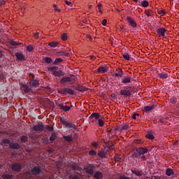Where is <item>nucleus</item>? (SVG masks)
I'll list each match as a JSON object with an SVG mask.
<instances>
[{"label":"nucleus","mask_w":179,"mask_h":179,"mask_svg":"<svg viewBox=\"0 0 179 179\" xmlns=\"http://www.w3.org/2000/svg\"><path fill=\"white\" fill-rule=\"evenodd\" d=\"M98 156L101 157V159L106 158V156H107V154L103 150H100L97 153Z\"/></svg>","instance_id":"72a5a7b5"},{"label":"nucleus","mask_w":179,"mask_h":179,"mask_svg":"<svg viewBox=\"0 0 179 179\" xmlns=\"http://www.w3.org/2000/svg\"><path fill=\"white\" fill-rule=\"evenodd\" d=\"M73 88L75 90H77L78 92H87V90H89V88H87L83 85H73Z\"/></svg>","instance_id":"9d476101"},{"label":"nucleus","mask_w":179,"mask_h":179,"mask_svg":"<svg viewBox=\"0 0 179 179\" xmlns=\"http://www.w3.org/2000/svg\"><path fill=\"white\" fill-rule=\"evenodd\" d=\"M127 20L131 27H136L138 26L136 22H135V20H134V19H132V17L130 16L127 17Z\"/></svg>","instance_id":"2eb2a0df"},{"label":"nucleus","mask_w":179,"mask_h":179,"mask_svg":"<svg viewBox=\"0 0 179 179\" xmlns=\"http://www.w3.org/2000/svg\"><path fill=\"white\" fill-rule=\"evenodd\" d=\"M70 167H71V169H72V170L77 171H80V170H82V167L79 166L76 164H70Z\"/></svg>","instance_id":"b1692460"},{"label":"nucleus","mask_w":179,"mask_h":179,"mask_svg":"<svg viewBox=\"0 0 179 179\" xmlns=\"http://www.w3.org/2000/svg\"><path fill=\"white\" fill-rule=\"evenodd\" d=\"M131 173H132L133 174H135V175L137 176L138 177H142V176H143L142 171H139V170H131Z\"/></svg>","instance_id":"2f4dec72"},{"label":"nucleus","mask_w":179,"mask_h":179,"mask_svg":"<svg viewBox=\"0 0 179 179\" xmlns=\"http://www.w3.org/2000/svg\"><path fill=\"white\" fill-rule=\"evenodd\" d=\"M28 85H29V87L31 89L32 87H37V86H40V82L38 80L31 79L28 83Z\"/></svg>","instance_id":"6e6552de"},{"label":"nucleus","mask_w":179,"mask_h":179,"mask_svg":"<svg viewBox=\"0 0 179 179\" xmlns=\"http://www.w3.org/2000/svg\"><path fill=\"white\" fill-rule=\"evenodd\" d=\"M59 69V68L58 66H51V67H48V71H49V72H53V71H58Z\"/></svg>","instance_id":"37998d69"},{"label":"nucleus","mask_w":179,"mask_h":179,"mask_svg":"<svg viewBox=\"0 0 179 179\" xmlns=\"http://www.w3.org/2000/svg\"><path fill=\"white\" fill-rule=\"evenodd\" d=\"M115 74H113V76H115L116 78H123L124 77V71H122V69L117 68L115 71Z\"/></svg>","instance_id":"f8f14e48"},{"label":"nucleus","mask_w":179,"mask_h":179,"mask_svg":"<svg viewBox=\"0 0 179 179\" xmlns=\"http://www.w3.org/2000/svg\"><path fill=\"white\" fill-rule=\"evenodd\" d=\"M33 50H34V48L33 47V45H29L27 47V51H28V52H31V51H33Z\"/></svg>","instance_id":"5fc2aeb1"},{"label":"nucleus","mask_w":179,"mask_h":179,"mask_svg":"<svg viewBox=\"0 0 179 179\" xmlns=\"http://www.w3.org/2000/svg\"><path fill=\"white\" fill-rule=\"evenodd\" d=\"M1 178L3 179H13V175L8 174V173H3L1 176Z\"/></svg>","instance_id":"e433bc0d"},{"label":"nucleus","mask_w":179,"mask_h":179,"mask_svg":"<svg viewBox=\"0 0 179 179\" xmlns=\"http://www.w3.org/2000/svg\"><path fill=\"white\" fill-rule=\"evenodd\" d=\"M138 152L140 153V155H145V153H148V148L146 147L145 148L141 147L138 148Z\"/></svg>","instance_id":"cd10ccee"},{"label":"nucleus","mask_w":179,"mask_h":179,"mask_svg":"<svg viewBox=\"0 0 179 179\" xmlns=\"http://www.w3.org/2000/svg\"><path fill=\"white\" fill-rule=\"evenodd\" d=\"M15 55L17 59H18V61H26V57L22 53L17 52H15Z\"/></svg>","instance_id":"f3484780"},{"label":"nucleus","mask_w":179,"mask_h":179,"mask_svg":"<svg viewBox=\"0 0 179 179\" xmlns=\"http://www.w3.org/2000/svg\"><path fill=\"white\" fill-rule=\"evenodd\" d=\"M59 107L65 113H68L71 110V106H64L63 103H59Z\"/></svg>","instance_id":"aec40b11"},{"label":"nucleus","mask_w":179,"mask_h":179,"mask_svg":"<svg viewBox=\"0 0 179 179\" xmlns=\"http://www.w3.org/2000/svg\"><path fill=\"white\" fill-rule=\"evenodd\" d=\"M88 155L90 156H96V155H97V151L94 150H91L90 151H89Z\"/></svg>","instance_id":"864d4df0"},{"label":"nucleus","mask_w":179,"mask_h":179,"mask_svg":"<svg viewBox=\"0 0 179 179\" xmlns=\"http://www.w3.org/2000/svg\"><path fill=\"white\" fill-rule=\"evenodd\" d=\"M167 33V29L163 27L160 22L157 23V34L161 38H166V34Z\"/></svg>","instance_id":"f03ea898"},{"label":"nucleus","mask_w":179,"mask_h":179,"mask_svg":"<svg viewBox=\"0 0 179 179\" xmlns=\"http://www.w3.org/2000/svg\"><path fill=\"white\" fill-rule=\"evenodd\" d=\"M98 125L99 127H104V121H103L101 119H99L98 120Z\"/></svg>","instance_id":"6e6d98bb"},{"label":"nucleus","mask_w":179,"mask_h":179,"mask_svg":"<svg viewBox=\"0 0 179 179\" xmlns=\"http://www.w3.org/2000/svg\"><path fill=\"white\" fill-rule=\"evenodd\" d=\"M53 8L55 12H59V13L61 12V9L58 8V6H57V4H54Z\"/></svg>","instance_id":"052dcab7"},{"label":"nucleus","mask_w":179,"mask_h":179,"mask_svg":"<svg viewBox=\"0 0 179 179\" xmlns=\"http://www.w3.org/2000/svg\"><path fill=\"white\" fill-rule=\"evenodd\" d=\"M21 87L24 93H30L31 92V87H29V85L26 84L21 85Z\"/></svg>","instance_id":"dca6fc26"},{"label":"nucleus","mask_w":179,"mask_h":179,"mask_svg":"<svg viewBox=\"0 0 179 179\" xmlns=\"http://www.w3.org/2000/svg\"><path fill=\"white\" fill-rule=\"evenodd\" d=\"M31 174H32V176H38V174H41V169L40 168V166H34L31 170Z\"/></svg>","instance_id":"1a4fd4ad"},{"label":"nucleus","mask_w":179,"mask_h":179,"mask_svg":"<svg viewBox=\"0 0 179 179\" xmlns=\"http://www.w3.org/2000/svg\"><path fill=\"white\" fill-rule=\"evenodd\" d=\"M53 75L55 76H58L59 78H61V76H64L65 75V73H64L62 71L59 70V71H53Z\"/></svg>","instance_id":"412c9836"},{"label":"nucleus","mask_w":179,"mask_h":179,"mask_svg":"<svg viewBox=\"0 0 179 179\" xmlns=\"http://www.w3.org/2000/svg\"><path fill=\"white\" fill-rule=\"evenodd\" d=\"M129 129V124H125L121 127V131H127Z\"/></svg>","instance_id":"09e8293b"},{"label":"nucleus","mask_w":179,"mask_h":179,"mask_svg":"<svg viewBox=\"0 0 179 179\" xmlns=\"http://www.w3.org/2000/svg\"><path fill=\"white\" fill-rule=\"evenodd\" d=\"M141 6L143 8H148V6H149V1L146 0L141 1Z\"/></svg>","instance_id":"de8ad7c7"},{"label":"nucleus","mask_w":179,"mask_h":179,"mask_svg":"<svg viewBox=\"0 0 179 179\" xmlns=\"http://www.w3.org/2000/svg\"><path fill=\"white\" fill-rule=\"evenodd\" d=\"M64 62V59L61 57L57 58L55 59L54 62L52 63V65H59L62 62Z\"/></svg>","instance_id":"473e14b6"},{"label":"nucleus","mask_w":179,"mask_h":179,"mask_svg":"<svg viewBox=\"0 0 179 179\" xmlns=\"http://www.w3.org/2000/svg\"><path fill=\"white\" fill-rule=\"evenodd\" d=\"M73 78H71V77H64L61 78L60 83L61 85H66V83H69V82H72Z\"/></svg>","instance_id":"ddd939ff"},{"label":"nucleus","mask_w":179,"mask_h":179,"mask_svg":"<svg viewBox=\"0 0 179 179\" xmlns=\"http://www.w3.org/2000/svg\"><path fill=\"white\" fill-rule=\"evenodd\" d=\"M114 130H115V131H122V130H121V126H120V125H116V126H115V127H114Z\"/></svg>","instance_id":"680f3d73"},{"label":"nucleus","mask_w":179,"mask_h":179,"mask_svg":"<svg viewBox=\"0 0 179 179\" xmlns=\"http://www.w3.org/2000/svg\"><path fill=\"white\" fill-rule=\"evenodd\" d=\"M119 179H131V178L126 176L125 175L120 176Z\"/></svg>","instance_id":"e2e57ef3"},{"label":"nucleus","mask_w":179,"mask_h":179,"mask_svg":"<svg viewBox=\"0 0 179 179\" xmlns=\"http://www.w3.org/2000/svg\"><path fill=\"white\" fill-rule=\"evenodd\" d=\"M145 138H147V139L153 141V139H155V136H153V133H152V131H148L147 134L145 135Z\"/></svg>","instance_id":"7c9ffc66"},{"label":"nucleus","mask_w":179,"mask_h":179,"mask_svg":"<svg viewBox=\"0 0 179 179\" xmlns=\"http://www.w3.org/2000/svg\"><path fill=\"white\" fill-rule=\"evenodd\" d=\"M101 24L102 26H106V24H107V20L106 19L103 20Z\"/></svg>","instance_id":"338daca9"},{"label":"nucleus","mask_w":179,"mask_h":179,"mask_svg":"<svg viewBox=\"0 0 179 179\" xmlns=\"http://www.w3.org/2000/svg\"><path fill=\"white\" fill-rule=\"evenodd\" d=\"M43 61L45 64H51L52 62V59L51 57H45Z\"/></svg>","instance_id":"ea45409f"},{"label":"nucleus","mask_w":179,"mask_h":179,"mask_svg":"<svg viewBox=\"0 0 179 179\" xmlns=\"http://www.w3.org/2000/svg\"><path fill=\"white\" fill-rule=\"evenodd\" d=\"M29 141V137H27V136H22L20 137V141L22 143H26V142H27Z\"/></svg>","instance_id":"58836bf2"},{"label":"nucleus","mask_w":179,"mask_h":179,"mask_svg":"<svg viewBox=\"0 0 179 179\" xmlns=\"http://www.w3.org/2000/svg\"><path fill=\"white\" fill-rule=\"evenodd\" d=\"M100 117H101L100 115V113H93L92 114H91V115L90 116V120H92L93 118H95V120H99Z\"/></svg>","instance_id":"393cba45"},{"label":"nucleus","mask_w":179,"mask_h":179,"mask_svg":"<svg viewBox=\"0 0 179 179\" xmlns=\"http://www.w3.org/2000/svg\"><path fill=\"white\" fill-rule=\"evenodd\" d=\"M64 140L66 142L71 143V142H72V141H73V138L71 136H64Z\"/></svg>","instance_id":"8fccbe9b"},{"label":"nucleus","mask_w":179,"mask_h":179,"mask_svg":"<svg viewBox=\"0 0 179 179\" xmlns=\"http://www.w3.org/2000/svg\"><path fill=\"white\" fill-rule=\"evenodd\" d=\"M60 122L66 127V128H68L71 131V129H78V127H76V124H75L73 122H68L66 120H65V118L61 117L60 118Z\"/></svg>","instance_id":"7ed1b4c3"},{"label":"nucleus","mask_w":179,"mask_h":179,"mask_svg":"<svg viewBox=\"0 0 179 179\" xmlns=\"http://www.w3.org/2000/svg\"><path fill=\"white\" fill-rule=\"evenodd\" d=\"M11 169L13 170V171H16L17 173H19V171L22 170V165L17 163L11 164Z\"/></svg>","instance_id":"9b49d317"},{"label":"nucleus","mask_w":179,"mask_h":179,"mask_svg":"<svg viewBox=\"0 0 179 179\" xmlns=\"http://www.w3.org/2000/svg\"><path fill=\"white\" fill-rule=\"evenodd\" d=\"M10 44H11L12 45H13V47L16 46V45H22V43L17 42V41H15L13 39L10 40L9 41Z\"/></svg>","instance_id":"4c0bfd02"},{"label":"nucleus","mask_w":179,"mask_h":179,"mask_svg":"<svg viewBox=\"0 0 179 179\" xmlns=\"http://www.w3.org/2000/svg\"><path fill=\"white\" fill-rule=\"evenodd\" d=\"M57 93H59V94H64V96H66L67 94L73 96V94H75V91L71 88L64 87V89H57Z\"/></svg>","instance_id":"20e7f679"},{"label":"nucleus","mask_w":179,"mask_h":179,"mask_svg":"<svg viewBox=\"0 0 179 179\" xmlns=\"http://www.w3.org/2000/svg\"><path fill=\"white\" fill-rule=\"evenodd\" d=\"M45 129H46L49 132H52V131H54V127H52L48 124H46L45 126H44V130Z\"/></svg>","instance_id":"79ce46f5"},{"label":"nucleus","mask_w":179,"mask_h":179,"mask_svg":"<svg viewBox=\"0 0 179 179\" xmlns=\"http://www.w3.org/2000/svg\"><path fill=\"white\" fill-rule=\"evenodd\" d=\"M1 145H10V140L8 138L3 139L1 141Z\"/></svg>","instance_id":"a19ab883"},{"label":"nucleus","mask_w":179,"mask_h":179,"mask_svg":"<svg viewBox=\"0 0 179 179\" xmlns=\"http://www.w3.org/2000/svg\"><path fill=\"white\" fill-rule=\"evenodd\" d=\"M138 156H141V154L138 150V148H136V151L134 152L131 156L132 159H136Z\"/></svg>","instance_id":"bb28decb"},{"label":"nucleus","mask_w":179,"mask_h":179,"mask_svg":"<svg viewBox=\"0 0 179 179\" xmlns=\"http://www.w3.org/2000/svg\"><path fill=\"white\" fill-rule=\"evenodd\" d=\"M103 6V4L101 3H99L98 6H97V8L99 9V13L102 14L103 13V10H101V8Z\"/></svg>","instance_id":"13d9d810"},{"label":"nucleus","mask_w":179,"mask_h":179,"mask_svg":"<svg viewBox=\"0 0 179 179\" xmlns=\"http://www.w3.org/2000/svg\"><path fill=\"white\" fill-rule=\"evenodd\" d=\"M122 83H131V77L125 76L122 79Z\"/></svg>","instance_id":"c756f323"},{"label":"nucleus","mask_w":179,"mask_h":179,"mask_svg":"<svg viewBox=\"0 0 179 179\" xmlns=\"http://www.w3.org/2000/svg\"><path fill=\"white\" fill-rule=\"evenodd\" d=\"M145 12L146 16L149 17V16L152 15V10H145Z\"/></svg>","instance_id":"bf43d9fd"},{"label":"nucleus","mask_w":179,"mask_h":179,"mask_svg":"<svg viewBox=\"0 0 179 179\" xmlns=\"http://www.w3.org/2000/svg\"><path fill=\"white\" fill-rule=\"evenodd\" d=\"M30 79H34L36 78V76H34V73H30L29 74Z\"/></svg>","instance_id":"774afa93"},{"label":"nucleus","mask_w":179,"mask_h":179,"mask_svg":"<svg viewBox=\"0 0 179 179\" xmlns=\"http://www.w3.org/2000/svg\"><path fill=\"white\" fill-rule=\"evenodd\" d=\"M93 178H96V179H101V178H103V173H102L100 171H96V173L93 176Z\"/></svg>","instance_id":"a878e982"},{"label":"nucleus","mask_w":179,"mask_h":179,"mask_svg":"<svg viewBox=\"0 0 179 179\" xmlns=\"http://www.w3.org/2000/svg\"><path fill=\"white\" fill-rule=\"evenodd\" d=\"M42 143L44 145H48V143H50V140L47 137H43L42 139Z\"/></svg>","instance_id":"a18cd8bd"},{"label":"nucleus","mask_w":179,"mask_h":179,"mask_svg":"<svg viewBox=\"0 0 179 179\" xmlns=\"http://www.w3.org/2000/svg\"><path fill=\"white\" fill-rule=\"evenodd\" d=\"M61 40H62V41H66V40H68V35L66 33H64L61 35Z\"/></svg>","instance_id":"49530a36"},{"label":"nucleus","mask_w":179,"mask_h":179,"mask_svg":"<svg viewBox=\"0 0 179 179\" xmlns=\"http://www.w3.org/2000/svg\"><path fill=\"white\" fill-rule=\"evenodd\" d=\"M135 91V87H124L122 90H120V94L124 99H131V96H132V92Z\"/></svg>","instance_id":"f257e3e1"},{"label":"nucleus","mask_w":179,"mask_h":179,"mask_svg":"<svg viewBox=\"0 0 179 179\" xmlns=\"http://www.w3.org/2000/svg\"><path fill=\"white\" fill-rule=\"evenodd\" d=\"M156 106L157 105L152 104L151 106H146L143 108V111H144V113H150L152 110H155Z\"/></svg>","instance_id":"4468645a"},{"label":"nucleus","mask_w":179,"mask_h":179,"mask_svg":"<svg viewBox=\"0 0 179 179\" xmlns=\"http://www.w3.org/2000/svg\"><path fill=\"white\" fill-rule=\"evenodd\" d=\"M124 59H126V61H129V59H131V57L129 56V54L125 52L124 53V55H122Z\"/></svg>","instance_id":"3c124183"},{"label":"nucleus","mask_w":179,"mask_h":179,"mask_svg":"<svg viewBox=\"0 0 179 179\" xmlns=\"http://www.w3.org/2000/svg\"><path fill=\"white\" fill-rule=\"evenodd\" d=\"M96 169V166L93 164H87L84 170L87 173V174H90L91 176H93L94 174V169Z\"/></svg>","instance_id":"39448f33"},{"label":"nucleus","mask_w":179,"mask_h":179,"mask_svg":"<svg viewBox=\"0 0 179 179\" xmlns=\"http://www.w3.org/2000/svg\"><path fill=\"white\" fill-rule=\"evenodd\" d=\"M157 75L159 79H161L162 80H164V79H167V78H169V73L166 71H162L161 69L157 71Z\"/></svg>","instance_id":"0eeeda50"},{"label":"nucleus","mask_w":179,"mask_h":179,"mask_svg":"<svg viewBox=\"0 0 179 179\" xmlns=\"http://www.w3.org/2000/svg\"><path fill=\"white\" fill-rule=\"evenodd\" d=\"M115 162H121V157H120L118 155L115 156Z\"/></svg>","instance_id":"69168bd1"},{"label":"nucleus","mask_w":179,"mask_h":179,"mask_svg":"<svg viewBox=\"0 0 179 179\" xmlns=\"http://www.w3.org/2000/svg\"><path fill=\"white\" fill-rule=\"evenodd\" d=\"M69 179H80V177L78 175L71 174L69 176Z\"/></svg>","instance_id":"603ef678"},{"label":"nucleus","mask_w":179,"mask_h":179,"mask_svg":"<svg viewBox=\"0 0 179 179\" xmlns=\"http://www.w3.org/2000/svg\"><path fill=\"white\" fill-rule=\"evenodd\" d=\"M157 14L161 15V16H164L166 15V10L162 9V7L157 8Z\"/></svg>","instance_id":"f704fd0d"},{"label":"nucleus","mask_w":179,"mask_h":179,"mask_svg":"<svg viewBox=\"0 0 179 179\" xmlns=\"http://www.w3.org/2000/svg\"><path fill=\"white\" fill-rule=\"evenodd\" d=\"M169 101H171L172 104H176L177 101H178V99L176 98V96H172L169 99Z\"/></svg>","instance_id":"c03bdc74"},{"label":"nucleus","mask_w":179,"mask_h":179,"mask_svg":"<svg viewBox=\"0 0 179 179\" xmlns=\"http://www.w3.org/2000/svg\"><path fill=\"white\" fill-rule=\"evenodd\" d=\"M166 174L168 177H170V176H173V174H174V171L172 169L168 168L166 170Z\"/></svg>","instance_id":"c9c22d12"},{"label":"nucleus","mask_w":179,"mask_h":179,"mask_svg":"<svg viewBox=\"0 0 179 179\" xmlns=\"http://www.w3.org/2000/svg\"><path fill=\"white\" fill-rule=\"evenodd\" d=\"M48 45L52 48H55V47H58V45H59V42L53 41L52 42L48 43Z\"/></svg>","instance_id":"5701e85b"},{"label":"nucleus","mask_w":179,"mask_h":179,"mask_svg":"<svg viewBox=\"0 0 179 179\" xmlns=\"http://www.w3.org/2000/svg\"><path fill=\"white\" fill-rule=\"evenodd\" d=\"M32 129L36 132H43V131H44V124H43L42 122L38 123V124H34Z\"/></svg>","instance_id":"423d86ee"},{"label":"nucleus","mask_w":179,"mask_h":179,"mask_svg":"<svg viewBox=\"0 0 179 179\" xmlns=\"http://www.w3.org/2000/svg\"><path fill=\"white\" fill-rule=\"evenodd\" d=\"M107 71H108V69L107 68V66H101L97 69L98 73H104L107 72Z\"/></svg>","instance_id":"4be33fe9"},{"label":"nucleus","mask_w":179,"mask_h":179,"mask_svg":"<svg viewBox=\"0 0 179 179\" xmlns=\"http://www.w3.org/2000/svg\"><path fill=\"white\" fill-rule=\"evenodd\" d=\"M57 139V134L55 132H53L51 134L50 137L49 138L50 143H52L54 141Z\"/></svg>","instance_id":"c85d7f7f"},{"label":"nucleus","mask_w":179,"mask_h":179,"mask_svg":"<svg viewBox=\"0 0 179 179\" xmlns=\"http://www.w3.org/2000/svg\"><path fill=\"white\" fill-rule=\"evenodd\" d=\"M92 146L93 148H97L99 146V143H97V142H96V141H94L92 143Z\"/></svg>","instance_id":"0e129e2a"},{"label":"nucleus","mask_w":179,"mask_h":179,"mask_svg":"<svg viewBox=\"0 0 179 179\" xmlns=\"http://www.w3.org/2000/svg\"><path fill=\"white\" fill-rule=\"evenodd\" d=\"M58 54L59 55H64V57H68L69 55V52H59Z\"/></svg>","instance_id":"4d7b16f0"},{"label":"nucleus","mask_w":179,"mask_h":179,"mask_svg":"<svg viewBox=\"0 0 179 179\" xmlns=\"http://www.w3.org/2000/svg\"><path fill=\"white\" fill-rule=\"evenodd\" d=\"M103 142L106 148H108V149H112V150L115 149V148H114L115 143L110 142V143H112V145H110V141H106V139H103Z\"/></svg>","instance_id":"a211bd4d"},{"label":"nucleus","mask_w":179,"mask_h":179,"mask_svg":"<svg viewBox=\"0 0 179 179\" xmlns=\"http://www.w3.org/2000/svg\"><path fill=\"white\" fill-rule=\"evenodd\" d=\"M10 149L19 150L20 149V144L19 143H10L9 145Z\"/></svg>","instance_id":"6ab92c4d"}]
</instances>
